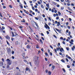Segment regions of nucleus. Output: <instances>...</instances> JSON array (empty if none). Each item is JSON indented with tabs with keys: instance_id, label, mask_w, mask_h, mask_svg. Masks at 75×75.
I'll return each instance as SVG.
<instances>
[{
	"instance_id": "obj_54",
	"label": "nucleus",
	"mask_w": 75,
	"mask_h": 75,
	"mask_svg": "<svg viewBox=\"0 0 75 75\" xmlns=\"http://www.w3.org/2000/svg\"><path fill=\"white\" fill-rule=\"evenodd\" d=\"M54 51H55L56 53H57V50H56V49H54Z\"/></svg>"
},
{
	"instance_id": "obj_61",
	"label": "nucleus",
	"mask_w": 75,
	"mask_h": 75,
	"mask_svg": "<svg viewBox=\"0 0 75 75\" xmlns=\"http://www.w3.org/2000/svg\"><path fill=\"white\" fill-rule=\"evenodd\" d=\"M2 60L3 62H4V59H2Z\"/></svg>"
},
{
	"instance_id": "obj_10",
	"label": "nucleus",
	"mask_w": 75,
	"mask_h": 75,
	"mask_svg": "<svg viewBox=\"0 0 75 75\" xmlns=\"http://www.w3.org/2000/svg\"><path fill=\"white\" fill-rule=\"evenodd\" d=\"M52 70L53 71V70L54 69V68H55V66L54 65L52 66Z\"/></svg>"
},
{
	"instance_id": "obj_47",
	"label": "nucleus",
	"mask_w": 75,
	"mask_h": 75,
	"mask_svg": "<svg viewBox=\"0 0 75 75\" xmlns=\"http://www.w3.org/2000/svg\"><path fill=\"white\" fill-rule=\"evenodd\" d=\"M67 4L68 6H69L71 5L70 4H68V3H67Z\"/></svg>"
},
{
	"instance_id": "obj_43",
	"label": "nucleus",
	"mask_w": 75,
	"mask_h": 75,
	"mask_svg": "<svg viewBox=\"0 0 75 75\" xmlns=\"http://www.w3.org/2000/svg\"><path fill=\"white\" fill-rule=\"evenodd\" d=\"M50 55H51V56H52V52H51L50 53Z\"/></svg>"
},
{
	"instance_id": "obj_30",
	"label": "nucleus",
	"mask_w": 75,
	"mask_h": 75,
	"mask_svg": "<svg viewBox=\"0 0 75 75\" xmlns=\"http://www.w3.org/2000/svg\"><path fill=\"white\" fill-rule=\"evenodd\" d=\"M45 55H46V57H48V54L47 53H45Z\"/></svg>"
},
{
	"instance_id": "obj_28",
	"label": "nucleus",
	"mask_w": 75,
	"mask_h": 75,
	"mask_svg": "<svg viewBox=\"0 0 75 75\" xmlns=\"http://www.w3.org/2000/svg\"><path fill=\"white\" fill-rule=\"evenodd\" d=\"M32 9L33 10H35V8L33 6L32 7Z\"/></svg>"
},
{
	"instance_id": "obj_60",
	"label": "nucleus",
	"mask_w": 75,
	"mask_h": 75,
	"mask_svg": "<svg viewBox=\"0 0 75 75\" xmlns=\"http://www.w3.org/2000/svg\"><path fill=\"white\" fill-rule=\"evenodd\" d=\"M71 6H74V4H71Z\"/></svg>"
},
{
	"instance_id": "obj_14",
	"label": "nucleus",
	"mask_w": 75,
	"mask_h": 75,
	"mask_svg": "<svg viewBox=\"0 0 75 75\" xmlns=\"http://www.w3.org/2000/svg\"><path fill=\"white\" fill-rule=\"evenodd\" d=\"M41 7L42 8H44V6L42 5H41Z\"/></svg>"
},
{
	"instance_id": "obj_11",
	"label": "nucleus",
	"mask_w": 75,
	"mask_h": 75,
	"mask_svg": "<svg viewBox=\"0 0 75 75\" xmlns=\"http://www.w3.org/2000/svg\"><path fill=\"white\" fill-rule=\"evenodd\" d=\"M30 45H27V48L29 49L30 48Z\"/></svg>"
},
{
	"instance_id": "obj_35",
	"label": "nucleus",
	"mask_w": 75,
	"mask_h": 75,
	"mask_svg": "<svg viewBox=\"0 0 75 75\" xmlns=\"http://www.w3.org/2000/svg\"><path fill=\"white\" fill-rule=\"evenodd\" d=\"M2 30H4V29H5V28H4V26H2Z\"/></svg>"
},
{
	"instance_id": "obj_48",
	"label": "nucleus",
	"mask_w": 75,
	"mask_h": 75,
	"mask_svg": "<svg viewBox=\"0 0 75 75\" xmlns=\"http://www.w3.org/2000/svg\"><path fill=\"white\" fill-rule=\"evenodd\" d=\"M68 34L69 35H70L71 34V32L69 31L68 33Z\"/></svg>"
},
{
	"instance_id": "obj_27",
	"label": "nucleus",
	"mask_w": 75,
	"mask_h": 75,
	"mask_svg": "<svg viewBox=\"0 0 75 75\" xmlns=\"http://www.w3.org/2000/svg\"><path fill=\"white\" fill-rule=\"evenodd\" d=\"M62 70L64 71V72H65V69H64L63 68Z\"/></svg>"
},
{
	"instance_id": "obj_6",
	"label": "nucleus",
	"mask_w": 75,
	"mask_h": 75,
	"mask_svg": "<svg viewBox=\"0 0 75 75\" xmlns=\"http://www.w3.org/2000/svg\"><path fill=\"white\" fill-rule=\"evenodd\" d=\"M59 49L60 50V51L61 52H62V51H64V49H63V48H61V49L59 47Z\"/></svg>"
},
{
	"instance_id": "obj_62",
	"label": "nucleus",
	"mask_w": 75,
	"mask_h": 75,
	"mask_svg": "<svg viewBox=\"0 0 75 75\" xmlns=\"http://www.w3.org/2000/svg\"><path fill=\"white\" fill-rule=\"evenodd\" d=\"M68 31H69L68 30H67L66 32L67 33H68Z\"/></svg>"
},
{
	"instance_id": "obj_1",
	"label": "nucleus",
	"mask_w": 75,
	"mask_h": 75,
	"mask_svg": "<svg viewBox=\"0 0 75 75\" xmlns=\"http://www.w3.org/2000/svg\"><path fill=\"white\" fill-rule=\"evenodd\" d=\"M6 61H7L8 65H10L11 64V60L9 59H7Z\"/></svg>"
},
{
	"instance_id": "obj_37",
	"label": "nucleus",
	"mask_w": 75,
	"mask_h": 75,
	"mask_svg": "<svg viewBox=\"0 0 75 75\" xmlns=\"http://www.w3.org/2000/svg\"><path fill=\"white\" fill-rule=\"evenodd\" d=\"M35 19H36V20H38V18L36 17H35Z\"/></svg>"
},
{
	"instance_id": "obj_21",
	"label": "nucleus",
	"mask_w": 75,
	"mask_h": 75,
	"mask_svg": "<svg viewBox=\"0 0 75 75\" xmlns=\"http://www.w3.org/2000/svg\"><path fill=\"white\" fill-rule=\"evenodd\" d=\"M61 61L62 62H65V61L63 59H62L61 60Z\"/></svg>"
},
{
	"instance_id": "obj_41",
	"label": "nucleus",
	"mask_w": 75,
	"mask_h": 75,
	"mask_svg": "<svg viewBox=\"0 0 75 75\" xmlns=\"http://www.w3.org/2000/svg\"><path fill=\"white\" fill-rule=\"evenodd\" d=\"M38 4H41V3H40V2L39 1H38Z\"/></svg>"
},
{
	"instance_id": "obj_22",
	"label": "nucleus",
	"mask_w": 75,
	"mask_h": 75,
	"mask_svg": "<svg viewBox=\"0 0 75 75\" xmlns=\"http://www.w3.org/2000/svg\"><path fill=\"white\" fill-rule=\"evenodd\" d=\"M58 13L59 16L61 15V13L60 12L58 11Z\"/></svg>"
},
{
	"instance_id": "obj_32",
	"label": "nucleus",
	"mask_w": 75,
	"mask_h": 75,
	"mask_svg": "<svg viewBox=\"0 0 75 75\" xmlns=\"http://www.w3.org/2000/svg\"><path fill=\"white\" fill-rule=\"evenodd\" d=\"M68 8L69 10H72V9H71V8L69 7H68Z\"/></svg>"
},
{
	"instance_id": "obj_5",
	"label": "nucleus",
	"mask_w": 75,
	"mask_h": 75,
	"mask_svg": "<svg viewBox=\"0 0 75 75\" xmlns=\"http://www.w3.org/2000/svg\"><path fill=\"white\" fill-rule=\"evenodd\" d=\"M57 27H59V25H61V24H60V22H58L57 23Z\"/></svg>"
},
{
	"instance_id": "obj_36",
	"label": "nucleus",
	"mask_w": 75,
	"mask_h": 75,
	"mask_svg": "<svg viewBox=\"0 0 75 75\" xmlns=\"http://www.w3.org/2000/svg\"><path fill=\"white\" fill-rule=\"evenodd\" d=\"M35 11H36V12H37V11H38V9L37 8L35 9Z\"/></svg>"
},
{
	"instance_id": "obj_42",
	"label": "nucleus",
	"mask_w": 75,
	"mask_h": 75,
	"mask_svg": "<svg viewBox=\"0 0 75 75\" xmlns=\"http://www.w3.org/2000/svg\"><path fill=\"white\" fill-rule=\"evenodd\" d=\"M19 28H23V26H20L19 27Z\"/></svg>"
},
{
	"instance_id": "obj_13",
	"label": "nucleus",
	"mask_w": 75,
	"mask_h": 75,
	"mask_svg": "<svg viewBox=\"0 0 75 75\" xmlns=\"http://www.w3.org/2000/svg\"><path fill=\"white\" fill-rule=\"evenodd\" d=\"M66 2L68 3H69V0H65Z\"/></svg>"
},
{
	"instance_id": "obj_24",
	"label": "nucleus",
	"mask_w": 75,
	"mask_h": 75,
	"mask_svg": "<svg viewBox=\"0 0 75 75\" xmlns=\"http://www.w3.org/2000/svg\"><path fill=\"white\" fill-rule=\"evenodd\" d=\"M58 32L59 33H61V30H59Z\"/></svg>"
},
{
	"instance_id": "obj_56",
	"label": "nucleus",
	"mask_w": 75,
	"mask_h": 75,
	"mask_svg": "<svg viewBox=\"0 0 75 75\" xmlns=\"http://www.w3.org/2000/svg\"><path fill=\"white\" fill-rule=\"evenodd\" d=\"M59 19V17H56V19L58 20Z\"/></svg>"
},
{
	"instance_id": "obj_45",
	"label": "nucleus",
	"mask_w": 75,
	"mask_h": 75,
	"mask_svg": "<svg viewBox=\"0 0 75 75\" xmlns=\"http://www.w3.org/2000/svg\"><path fill=\"white\" fill-rule=\"evenodd\" d=\"M6 42L8 45H10V44H9V43L8 42V41H6Z\"/></svg>"
},
{
	"instance_id": "obj_17",
	"label": "nucleus",
	"mask_w": 75,
	"mask_h": 75,
	"mask_svg": "<svg viewBox=\"0 0 75 75\" xmlns=\"http://www.w3.org/2000/svg\"><path fill=\"white\" fill-rule=\"evenodd\" d=\"M21 21L23 23H25V20L24 19H23V21Z\"/></svg>"
},
{
	"instance_id": "obj_19",
	"label": "nucleus",
	"mask_w": 75,
	"mask_h": 75,
	"mask_svg": "<svg viewBox=\"0 0 75 75\" xmlns=\"http://www.w3.org/2000/svg\"><path fill=\"white\" fill-rule=\"evenodd\" d=\"M23 10L25 13H26V14H28V13H27V11H26V10H25V9H24Z\"/></svg>"
},
{
	"instance_id": "obj_44",
	"label": "nucleus",
	"mask_w": 75,
	"mask_h": 75,
	"mask_svg": "<svg viewBox=\"0 0 75 75\" xmlns=\"http://www.w3.org/2000/svg\"><path fill=\"white\" fill-rule=\"evenodd\" d=\"M50 48H52V49H53V47L52 46L50 45Z\"/></svg>"
},
{
	"instance_id": "obj_4",
	"label": "nucleus",
	"mask_w": 75,
	"mask_h": 75,
	"mask_svg": "<svg viewBox=\"0 0 75 75\" xmlns=\"http://www.w3.org/2000/svg\"><path fill=\"white\" fill-rule=\"evenodd\" d=\"M7 51L8 54H10V53L11 52V49H8V50H7Z\"/></svg>"
},
{
	"instance_id": "obj_50",
	"label": "nucleus",
	"mask_w": 75,
	"mask_h": 75,
	"mask_svg": "<svg viewBox=\"0 0 75 75\" xmlns=\"http://www.w3.org/2000/svg\"><path fill=\"white\" fill-rule=\"evenodd\" d=\"M17 35H18V34L17 33H15V36L16 37Z\"/></svg>"
},
{
	"instance_id": "obj_39",
	"label": "nucleus",
	"mask_w": 75,
	"mask_h": 75,
	"mask_svg": "<svg viewBox=\"0 0 75 75\" xmlns=\"http://www.w3.org/2000/svg\"><path fill=\"white\" fill-rule=\"evenodd\" d=\"M48 72V70H45V72H46V73H47V72Z\"/></svg>"
},
{
	"instance_id": "obj_46",
	"label": "nucleus",
	"mask_w": 75,
	"mask_h": 75,
	"mask_svg": "<svg viewBox=\"0 0 75 75\" xmlns=\"http://www.w3.org/2000/svg\"><path fill=\"white\" fill-rule=\"evenodd\" d=\"M41 38H42V40H43V41H44V38L42 37Z\"/></svg>"
},
{
	"instance_id": "obj_12",
	"label": "nucleus",
	"mask_w": 75,
	"mask_h": 75,
	"mask_svg": "<svg viewBox=\"0 0 75 75\" xmlns=\"http://www.w3.org/2000/svg\"><path fill=\"white\" fill-rule=\"evenodd\" d=\"M20 6L21 8H23V5L22 4H20Z\"/></svg>"
},
{
	"instance_id": "obj_52",
	"label": "nucleus",
	"mask_w": 75,
	"mask_h": 75,
	"mask_svg": "<svg viewBox=\"0 0 75 75\" xmlns=\"http://www.w3.org/2000/svg\"><path fill=\"white\" fill-rule=\"evenodd\" d=\"M7 68H9V65H8L7 66Z\"/></svg>"
},
{
	"instance_id": "obj_25",
	"label": "nucleus",
	"mask_w": 75,
	"mask_h": 75,
	"mask_svg": "<svg viewBox=\"0 0 75 75\" xmlns=\"http://www.w3.org/2000/svg\"><path fill=\"white\" fill-rule=\"evenodd\" d=\"M61 9H62V10H63L64 9V7L63 6H62L61 7Z\"/></svg>"
},
{
	"instance_id": "obj_64",
	"label": "nucleus",
	"mask_w": 75,
	"mask_h": 75,
	"mask_svg": "<svg viewBox=\"0 0 75 75\" xmlns=\"http://www.w3.org/2000/svg\"><path fill=\"white\" fill-rule=\"evenodd\" d=\"M57 7H59V5H57Z\"/></svg>"
},
{
	"instance_id": "obj_31",
	"label": "nucleus",
	"mask_w": 75,
	"mask_h": 75,
	"mask_svg": "<svg viewBox=\"0 0 75 75\" xmlns=\"http://www.w3.org/2000/svg\"><path fill=\"white\" fill-rule=\"evenodd\" d=\"M67 68H70V66H69V65H67Z\"/></svg>"
},
{
	"instance_id": "obj_26",
	"label": "nucleus",
	"mask_w": 75,
	"mask_h": 75,
	"mask_svg": "<svg viewBox=\"0 0 75 75\" xmlns=\"http://www.w3.org/2000/svg\"><path fill=\"white\" fill-rule=\"evenodd\" d=\"M56 50H57V51H59V48H57Z\"/></svg>"
},
{
	"instance_id": "obj_23",
	"label": "nucleus",
	"mask_w": 75,
	"mask_h": 75,
	"mask_svg": "<svg viewBox=\"0 0 75 75\" xmlns=\"http://www.w3.org/2000/svg\"><path fill=\"white\" fill-rule=\"evenodd\" d=\"M53 37H54V38H57V36H56V35H53Z\"/></svg>"
},
{
	"instance_id": "obj_20",
	"label": "nucleus",
	"mask_w": 75,
	"mask_h": 75,
	"mask_svg": "<svg viewBox=\"0 0 75 75\" xmlns=\"http://www.w3.org/2000/svg\"><path fill=\"white\" fill-rule=\"evenodd\" d=\"M30 31H31V32H33V29H32L31 28H30Z\"/></svg>"
},
{
	"instance_id": "obj_58",
	"label": "nucleus",
	"mask_w": 75,
	"mask_h": 75,
	"mask_svg": "<svg viewBox=\"0 0 75 75\" xmlns=\"http://www.w3.org/2000/svg\"><path fill=\"white\" fill-rule=\"evenodd\" d=\"M62 43L63 44H65V42L64 41H63Z\"/></svg>"
},
{
	"instance_id": "obj_9",
	"label": "nucleus",
	"mask_w": 75,
	"mask_h": 75,
	"mask_svg": "<svg viewBox=\"0 0 75 75\" xmlns=\"http://www.w3.org/2000/svg\"><path fill=\"white\" fill-rule=\"evenodd\" d=\"M11 33L12 34V37H14V36H15V35H14V33H13V32H11Z\"/></svg>"
},
{
	"instance_id": "obj_57",
	"label": "nucleus",
	"mask_w": 75,
	"mask_h": 75,
	"mask_svg": "<svg viewBox=\"0 0 75 75\" xmlns=\"http://www.w3.org/2000/svg\"><path fill=\"white\" fill-rule=\"evenodd\" d=\"M24 62H27V61L25 60H23Z\"/></svg>"
},
{
	"instance_id": "obj_18",
	"label": "nucleus",
	"mask_w": 75,
	"mask_h": 75,
	"mask_svg": "<svg viewBox=\"0 0 75 75\" xmlns=\"http://www.w3.org/2000/svg\"><path fill=\"white\" fill-rule=\"evenodd\" d=\"M22 55L23 56V57H24V56H25V53H23L22 54Z\"/></svg>"
},
{
	"instance_id": "obj_15",
	"label": "nucleus",
	"mask_w": 75,
	"mask_h": 75,
	"mask_svg": "<svg viewBox=\"0 0 75 75\" xmlns=\"http://www.w3.org/2000/svg\"><path fill=\"white\" fill-rule=\"evenodd\" d=\"M48 73L49 75H51V72L50 71H49V72H48Z\"/></svg>"
},
{
	"instance_id": "obj_2",
	"label": "nucleus",
	"mask_w": 75,
	"mask_h": 75,
	"mask_svg": "<svg viewBox=\"0 0 75 75\" xmlns=\"http://www.w3.org/2000/svg\"><path fill=\"white\" fill-rule=\"evenodd\" d=\"M34 62L36 65H37V66H38V65H39V61H38V60H35Z\"/></svg>"
},
{
	"instance_id": "obj_63",
	"label": "nucleus",
	"mask_w": 75,
	"mask_h": 75,
	"mask_svg": "<svg viewBox=\"0 0 75 75\" xmlns=\"http://www.w3.org/2000/svg\"><path fill=\"white\" fill-rule=\"evenodd\" d=\"M47 34H49V32L48 31H47Z\"/></svg>"
},
{
	"instance_id": "obj_38",
	"label": "nucleus",
	"mask_w": 75,
	"mask_h": 75,
	"mask_svg": "<svg viewBox=\"0 0 75 75\" xmlns=\"http://www.w3.org/2000/svg\"><path fill=\"white\" fill-rule=\"evenodd\" d=\"M71 49H72V51H74V49H75V48H74V47H72Z\"/></svg>"
},
{
	"instance_id": "obj_59",
	"label": "nucleus",
	"mask_w": 75,
	"mask_h": 75,
	"mask_svg": "<svg viewBox=\"0 0 75 75\" xmlns=\"http://www.w3.org/2000/svg\"><path fill=\"white\" fill-rule=\"evenodd\" d=\"M29 2L30 3H33V2L31 1H29Z\"/></svg>"
},
{
	"instance_id": "obj_40",
	"label": "nucleus",
	"mask_w": 75,
	"mask_h": 75,
	"mask_svg": "<svg viewBox=\"0 0 75 75\" xmlns=\"http://www.w3.org/2000/svg\"><path fill=\"white\" fill-rule=\"evenodd\" d=\"M66 50H67V51H69V48H68V47H67V48H66Z\"/></svg>"
},
{
	"instance_id": "obj_29",
	"label": "nucleus",
	"mask_w": 75,
	"mask_h": 75,
	"mask_svg": "<svg viewBox=\"0 0 75 75\" xmlns=\"http://www.w3.org/2000/svg\"><path fill=\"white\" fill-rule=\"evenodd\" d=\"M42 17H44V18H45V15L44 14L42 15Z\"/></svg>"
},
{
	"instance_id": "obj_55",
	"label": "nucleus",
	"mask_w": 75,
	"mask_h": 75,
	"mask_svg": "<svg viewBox=\"0 0 75 75\" xmlns=\"http://www.w3.org/2000/svg\"><path fill=\"white\" fill-rule=\"evenodd\" d=\"M52 21L53 23H55V22H54V20L53 19H52Z\"/></svg>"
},
{
	"instance_id": "obj_16",
	"label": "nucleus",
	"mask_w": 75,
	"mask_h": 75,
	"mask_svg": "<svg viewBox=\"0 0 75 75\" xmlns=\"http://www.w3.org/2000/svg\"><path fill=\"white\" fill-rule=\"evenodd\" d=\"M40 42L41 43V44H43V42H42V40L41 39H40Z\"/></svg>"
},
{
	"instance_id": "obj_3",
	"label": "nucleus",
	"mask_w": 75,
	"mask_h": 75,
	"mask_svg": "<svg viewBox=\"0 0 75 75\" xmlns=\"http://www.w3.org/2000/svg\"><path fill=\"white\" fill-rule=\"evenodd\" d=\"M45 25H45L44 26L45 27V28H46V29H47V28H48V29H50V27H49V26H48V25H47V24H46Z\"/></svg>"
},
{
	"instance_id": "obj_34",
	"label": "nucleus",
	"mask_w": 75,
	"mask_h": 75,
	"mask_svg": "<svg viewBox=\"0 0 75 75\" xmlns=\"http://www.w3.org/2000/svg\"><path fill=\"white\" fill-rule=\"evenodd\" d=\"M12 54H14V51H13L12 50Z\"/></svg>"
},
{
	"instance_id": "obj_8",
	"label": "nucleus",
	"mask_w": 75,
	"mask_h": 75,
	"mask_svg": "<svg viewBox=\"0 0 75 75\" xmlns=\"http://www.w3.org/2000/svg\"><path fill=\"white\" fill-rule=\"evenodd\" d=\"M6 39H8V40H10V37L8 35H7L6 36Z\"/></svg>"
},
{
	"instance_id": "obj_51",
	"label": "nucleus",
	"mask_w": 75,
	"mask_h": 75,
	"mask_svg": "<svg viewBox=\"0 0 75 75\" xmlns=\"http://www.w3.org/2000/svg\"><path fill=\"white\" fill-rule=\"evenodd\" d=\"M60 39V40H63V37H61Z\"/></svg>"
},
{
	"instance_id": "obj_7",
	"label": "nucleus",
	"mask_w": 75,
	"mask_h": 75,
	"mask_svg": "<svg viewBox=\"0 0 75 75\" xmlns=\"http://www.w3.org/2000/svg\"><path fill=\"white\" fill-rule=\"evenodd\" d=\"M26 71H28L29 72H30V69L28 68V67H26Z\"/></svg>"
},
{
	"instance_id": "obj_33",
	"label": "nucleus",
	"mask_w": 75,
	"mask_h": 75,
	"mask_svg": "<svg viewBox=\"0 0 75 75\" xmlns=\"http://www.w3.org/2000/svg\"><path fill=\"white\" fill-rule=\"evenodd\" d=\"M70 43L72 45H73V44H74V43L72 42H70Z\"/></svg>"
},
{
	"instance_id": "obj_49",
	"label": "nucleus",
	"mask_w": 75,
	"mask_h": 75,
	"mask_svg": "<svg viewBox=\"0 0 75 75\" xmlns=\"http://www.w3.org/2000/svg\"><path fill=\"white\" fill-rule=\"evenodd\" d=\"M54 12L55 13H57V10H55L54 11Z\"/></svg>"
},
{
	"instance_id": "obj_53",
	"label": "nucleus",
	"mask_w": 75,
	"mask_h": 75,
	"mask_svg": "<svg viewBox=\"0 0 75 75\" xmlns=\"http://www.w3.org/2000/svg\"><path fill=\"white\" fill-rule=\"evenodd\" d=\"M46 6L47 7H49V5L48 4H46Z\"/></svg>"
}]
</instances>
